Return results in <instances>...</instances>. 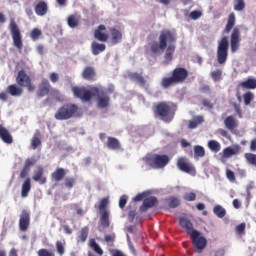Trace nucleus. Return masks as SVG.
I'll return each instance as SVG.
<instances>
[{"label":"nucleus","mask_w":256,"mask_h":256,"mask_svg":"<svg viewBox=\"0 0 256 256\" xmlns=\"http://www.w3.org/2000/svg\"><path fill=\"white\" fill-rule=\"evenodd\" d=\"M158 41H153L150 43V52L152 55H161L163 51L166 52L164 54V59L166 62L171 63L173 61V55H175V44L177 43V36L175 32L164 29L160 32Z\"/></svg>","instance_id":"obj_1"},{"label":"nucleus","mask_w":256,"mask_h":256,"mask_svg":"<svg viewBox=\"0 0 256 256\" xmlns=\"http://www.w3.org/2000/svg\"><path fill=\"white\" fill-rule=\"evenodd\" d=\"M73 95L77 97V99H81L86 103H89L93 97H97L98 99V107L100 109H105L109 107V95L104 91L99 90L97 87H91L90 89L87 88H79L77 86L72 88Z\"/></svg>","instance_id":"obj_2"},{"label":"nucleus","mask_w":256,"mask_h":256,"mask_svg":"<svg viewBox=\"0 0 256 256\" xmlns=\"http://www.w3.org/2000/svg\"><path fill=\"white\" fill-rule=\"evenodd\" d=\"M153 113L155 117L161 119L164 123H171L177 113V104L173 102H159L154 104Z\"/></svg>","instance_id":"obj_3"},{"label":"nucleus","mask_w":256,"mask_h":256,"mask_svg":"<svg viewBox=\"0 0 256 256\" xmlns=\"http://www.w3.org/2000/svg\"><path fill=\"white\" fill-rule=\"evenodd\" d=\"M189 78V70L183 67H176L171 71L170 77H163L160 85L162 89H171L173 85H181Z\"/></svg>","instance_id":"obj_4"},{"label":"nucleus","mask_w":256,"mask_h":256,"mask_svg":"<svg viewBox=\"0 0 256 256\" xmlns=\"http://www.w3.org/2000/svg\"><path fill=\"white\" fill-rule=\"evenodd\" d=\"M79 113V106L73 103H66L56 111L54 117L57 121H68Z\"/></svg>","instance_id":"obj_5"},{"label":"nucleus","mask_w":256,"mask_h":256,"mask_svg":"<svg viewBox=\"0 0 256 256\" xmlns=\"http://www.w3.org/2000/svg\"><path fill=\"white\" fill-rule=\"evenodd\" d=\"M146 165L152 169H163L169 164V156L160 154H151L144 158Z\"/></svg>","instance_id":"obj_6"},{"label":"nucleus","mask_w":256,"mask_h":256,"mask_svg":"<svg viewBox=\"0 0 256 256\" xmlns=\"http://www.w3.org/2000/svg\"><path fill=\"white\" fill-rule=\"evenodd\" d=\"M9 31L13 40V45L18 49V51H23V34H21V29L15 19H11L9 23Z\"/></svg>","instance_id":"obj_7"},{"label":"nucleus","mask_w":256,"mask_h":256,"mask_svg":"<svg viewBox=\"0 0 256 256\" xmlns=\"http://www.w3.org/2000/svg\"><path fill=\"white\" fill-rule=\"evenodd\" d=\"M229 57V40L227 36H224L218 43L217 48V61L219 65H225L227 58Z\"/></svg>","instance_id":"obj_8"},{"label":"nucleus","mask_w":256,"mask_h":256,"mask_svg":"<svg viewBox=\"0 0 256 256\" xmlns=\"http://www.w3.org/2000/svg\"><path fill=\"white\" fill-rule=\"evenodd\" d=\"M16 83L19 85V87H26L29 91V93H33L35 89L37 88L35 84L31 81V77L27 75V72L25 70H20L18 72V75L16 77Z\"/></svg>","instance_id":"obj_9"},{"label":"nucleus","mask_w":256,"mask_h":256,"mask_svg":"<svg viewBox=\"0 0 256 256\" xmlns=\"http://www.w3.org/2000/svg\"><path fill=\"white\" fill-rule=\"evenodd\" d=\"M241 46V30L239 27H234L230 36V47L232 53H237Z\"/></svg>","instance_id":"obj_10"},{"label":"nucleus","mask_w":256,"mask_h":256,"mask_svg":"<svg viewBox=\"0 0 256 256\" xmlns=\"http://www.w3.org/2000/svg\"><path fill=\"white\" fill-rule=\"evenodd\" d=\"M190 239L193 247H195L198 251H203V249L207 247V239H205V237L201 235V232L197 230L190 235Z\"/></svg>","instance_id":"obj_11"},{"label":"nucleus","mask_w":256,"mask_h":256,"mask_svg":"<svg viewBox=\"0 0 256 256\" xmlns=\"http://www.w3.org/2000/svg\"><path fill=\"white\" fill-rule=\"evenodd\" d=\"M177 167L180 171H183V173L193 174L195 173V167L192 166L191 163H189V160L185 157H181L177 161Z\"/></svg>","instance_id":"obj_12"},{"label":"nucleus","mask_w":256,"mask_h":256,"mask_svg":"<svg viewBox=\"0 0 256 256\" xmlns=\"http://www.w3.org/2000/svg\"><path fill=\"white\" fill-rule=\"evenodd\" d=\"M31 225V214L27 210H22L19 219V229L20 231H27Z\"/></svg>","instance_id":"obj_13"},{"label":"nucleus","mask_w":256,"mask_h":256,"mask_svg":"<svg viewBox=\"0 0 256 256\" xmlns=\"http://www.w3.org/2000/svg\"><path fill=\"white\" fill-rule=\"evenodd\" d=\"M37 165V159L35 158H28L24 162V166L20 172V179H25L29 176V173L31 171V167H35Z\"/></svg>","instance_id":"obj_14"},{"label":"nucleus","mask_w":256,"mask_h":256,"mask_svg":"<svg viewBox=\"0 0 256 256\" xmlns=\"http://www.w3.org/2000/svg\"><path fill=\"white\" fill-rule=\"evenodd\" d=\"M48 93H51V84L49 83V80L43 79L38 85L36 95L37 97H39V99H41L42 97H45Z\"/></svg>","instance_id":"obj_15"},{"label":"nucleus","mask_w":256,"mask_h":256,"mask_svg":"<svg viewBox=\"0 0 256 256\" xmlns=\"http://www.w3.org/2000/svg\"><path fill=\"white\" fill-rule=\"evenodd\" d=\"M107 27L105 25L100 24L97 29L94 31V37L97 41H101L102 43H107L109 41V34L103 32L106 31Z\"/></svg>","instance_id":"obj_16"},{"label":"nucleus","mask_w":256,"mask_h":256,"mask_svg":"<svg viewBox=\"0 0 256 256\" xmlns=\"http://www.w3.org/2000/svg\"><path fill=\"white\" fill-rule=\"evenodd\" d=\"M32 179L36 183H40V185H45V183H47V177H45V168H43V166H38L34 171Z\"/></svg>","instance_id":"obj_17"},{"label":"nucleus","mask_w":256,"mask_h":256,"mask_svg":"<svg viewBox=\"0 0 256 256\" xmlns=\"http://www.w3.org/2000/svg\"><path fill=\"white\" fill-rule=\"evenodd\" d=\"M82 79L85 81H95L97 79V71H95V67L86 66L82 71Z\"/></svg>","instance_id":"obj_18"},{"label":"nucleus","mask_w":256,"mask_h":256,"mask_svg":"<svg viewBox=\"0 0 256 256\" xmlns=\"http://www.w3.org/2000/svg\"><path fill=\"white\" fill-rule=\"evenodd\" d=\"M34 11L38 17H45L49 13V5L45 1H40L35 5Z\"/></svg>","instance_id":"obj_19"},{"label":"nucleus","mask_w":256,"mask_h":256,"mask_svg":"<svg viewBox=\"0 0 256 256\" xmlns=\"http://www.w3.org/2000/svg\"><path fill=\"white\" fill-rule=\"evenodd\" d=\"M179 225H180V227H182V229H185V231L188 235H193V233H195V231H197V230L193 229V223L190 222V220L185 217L179 218Z\"/></svg>","instance_id":"obj_20"},{"label":"nucleus","mask_w":256,"mask_h":256,"mask_svg":"<svg viewBox=\"0 0 256 256\" xmlns=\"http://www.w3.org/2000/svg\"><path fill=\"white\" fill-rule=\"evenodd\" d=\"M0 139L3 141V143H6V145H11L13 143V135H11V132L5 126L0 124Z\"/></svg>","instance_id":"obj_21"},{"label":"nucleus","mask_w":256,"mask_h":256,"mask_svg":"<svg viewBox=\"0 0 256 256\" xmlns=\"http://www.w3.org/2000/svg\"><path fill=\"white\" fill-rule=\"evenodd\" d=\"M157 205V198L155 196H151L149 198L144 199L143 204L140 206V211L145 213L151 209V207H155Z\"/></svg>","instance_id":"obj_22"},{"label":"nucleus","mask_w":256,"mask_h":256,"mask_svg":"<svg viewBox=\"0 0 256 256\" xmlns=\"http://www.w3.org/2000/svg\"><path fill=\"white\" fill-rule=\"evenodd\" d=\"M109 31L112 45H117L123 41V33L120 30L117 28H110Z\"/></svg>","instance_id":"obj_23"},{"label":"nucleus","mask_w":256,"mask_h":256,"mask_svg":"<svg viewBox=\"0 0 256 256\" xmlns=\"http://www.w3.org/2000/svg\"><path fill=\"white\" fill-rule=\"evenodd\" d=\"M106 147L111 151H121V142H119V139L115 137H108Z\"/></svg>","instance_id":"obj_24"},{"label":"nucleus","mask_w":256,"mask_h":256,"mask_svg":"<svg viewBox=\"0 0 256 256\" xmlns=\"http://www.w3.org/2000/svg\"><path fill=\"white\" fill-rule=\"evenodd\" d=\"M128 77L130 81H135L136 83H138V85H141L142 87L145 86V84L147 83V80H145L143 74H139L137 72H130L128 74Z\"/></svg>","instance_id":"obj_25"},{"label":"nucleus","mask_w":256,"mask_h":256,"mask_svg":"<svg viewBox=\"0 0 256 256\" xmlns=\"http://www.w3.org/2000/svg\"><path fill=\"white\" fill-rule=\"evenodd\" d=\"M240 149L241 148L239 146L226 147L222 152V157L224 159H229V157H233V155H238Z\"/></svg>","instance_id":"obj_26"},{"label":"nucleus","mask_w":256,"mask_h":256,"mask_svg":"<svg viewBox=\"0 0 256 256\" xmlns=\"http://www.w3.org/2000/svg\"><path fill=\"white\" fill-rule=\"evenodd\" d=\"M65 175H67V171L64 168H57L52 174L51 177L53 181L59 183L65 179Z\"/></svg>","instance_id":"obj_27"},{"label":"nucleus","mask_w":256,"mask_h":256,"mask_svg":"<svg viewBox=\"0 0 256 256\" xmlns=\"http://www.w3.org/2000/svg\"><path fill=\"white\" fill-rule=\"evenodd\" d=\"M89 237V227L84 226L80 229L78 236L76 238L77 243H85Z\"/></svg>","instance_id":"obj_28"},{"label":"nucleus","mask_w":256,"mask_h":256,"mask_svg":"<svg viewBox=\"0 0 256 256\" xmlns=\"http://www.w3.org/2000/svg\"><path fill=\"white\" fill-rule=\"evenodd\" d=\"M235 23H236L235 12H231L228 16L224 33H231V30L235 27Z\"/></svg>","instance_id":"obj_29"},{"label":"nucleus","mask_w":256,"mask_h":256,"mask_svg":"<svg viewBox=\"0 0 256 256\" xmlns=\"http://www.w3.org/2000/svg\"><path fill=\"white\" fill-rule=\"evenodd\" d=\"M7 93H9L12 97H21L23 95V89L18 87L15 84L9 85L6 89Z\"/></svg>","instance_id":"obj_30"},{"label":"nucleus","mask_w":256,"mask_h":256,"mask_svg":"<svg viewBox=\"0 0 256 256\" xmlns=\"http://www.w3.org/2000/svg\"><path fill=\"white\" fill-rule=\"evenodd\" d=\"M105 49H107V46L105 44H101L95 41L91 44V52L93 55H99L100 53H103Z\"/></svg>","instance_id":"obj_31"},{"label":"nucleus","mask_w":256,"mask_h":256,"mask_svg":"<svg viewBox=\"0 0 256 256\" xmlns=\"http://www.w3.org/2000/svg\"><path fill=\"white\" fill-rule=\"evenodd\" d=\"M239 87H242V89H248V90L256 89V79L248 78L246 81L240 82Z\"/></svg>","instance_id":"obj_32"},{"label":"nucleus","mask_w":256,"mask_h":256,"mask_svg":"<svg viewBox=\"0 0 256 256\" xmlns=\"http://www.w3.org/2000/svg\"><path fill=\"white\" fill-rule=\"evenodd\" d=\"M224 125L226 128H228L229 131H233L234 129H237V120L233 116H228L224 120Z\"/></svg>","instance_id":"obj_33"},{"label":"nucleus","mask_w":256,"mask_h":256,"mask_svg":"<svg viewBox=\"0 0 256 256\" xmlns=\"http://www.w3.org/2000/svg\"><path fill=\"white\" fill-rule=\"evenodd\" d=\"M31 191V179L27 178L22 184L21 197H29V192Z\"/></svg>","instance_id":"obj_34"},{"label":"nucleus","mask_w":256,"mask_h":256,"mask_svg":"<svg viewBox=\"0 0 256 256\" xmlns=\"http://www.w3.org/2000/svg\"><path fill=\"white\" fill-rule=\"evenodd\" d=\"M203 121H205L203 116H194L193 119H191L189 121L188 127L190 129H197V127H199V125H201V123H203Z\"/></svg>","instance_id":"obj_35"},{"label":"nucleus","mask_w":256,"mask_h":256,"mask_svg":"<svg viewBox=\"0 0 256 256\" xmlns=\"http://www.w3.org/2000/svg\"><path fill=\"white\" fill-rule=\"evenodd\" d=\"M107 207H109V198L108 197L102 198L98 205L99 213H109V210H107Z\"/></svg>","instance_id":"obj_36"},{"label":"nucleus","mask_w":256,"mask_h":256,"mask_svg":"<svg viewBox=\"0 0 256 256\" xmlns=\"http://www.w3.org/2000/svg\"><path fill=\"white\" fill-rule=\"evenodd\" d=\"M100 224L104 229H107L111 225L109 220V212L100 213Z\"/></svg>","instance_id":"obj_37"},{"label":"nucleus","mask_w":256,"mask_h":256,"mask_svg":"<svg viewBox=\"0 0 256 256\" xmlns=\"http://www.w3.org/2000/svg\"><path fill=\"white\" fill-rule=\"evenodd\" d=\"M213 213L214 215H216V217H218L219 219H223V217H225V215H227V210H225L223 208V206L221 205H216L213 208Z\"/></svg>","instance_id":"obj_38"},{"label":"nucleus","mask_w":256,"mask_h":256,"mask_svg":"<svg viewBox=\"0 0 256 256\" xmlns=\"http://www.w3.org/2000/svg\"><path fill=\"white\" fill-rule=\"evenodd\" d=\"M205 157V148L201 145L194 146V159H201Z\"/></svg>","instance_id":"obj_39"},{"label":"nucleus","mask_w":256,"mask_h":256,"mask_svg":"<svg viewBox=\"0 0 256 256\" xmlns=\"http://www.w3.org/2000/svg\"><path fill=\"white\" fill-rule=\"evenodd\" d=\"M208 148L214 153H219V151H221V144L216 140H210L208 142Z\"/></svg>","instance_id":"obj_40"},{"label":"nucleus","mask_w":256,"mask_h":256,"mask_svg":"<svg viewBox=\"0 0 256 256\" xmlns=\"http://www.w3.org/2000/svg\"><path fill=\"white\" fill-rule=\"evenodd\" d=\"M89 245L91 247V249H93V251L95 253H97V255H103V249H101V246H99V244H97V241H95V239H90L89 240Z\"/></svg>","instance_id":"obj_41"},{"label":"nucleus","mask_w":256,"mask_h":256,"mask_svg":"<svg viewBox=\"0 0 256 256\" xmlns=\"http://www.w3.org/2000/svg\"><path fill=\"white\" fill-rule=\"evenodd\" d=\"M68 26L71 27V29H75V27H79V19H77V16L70 15L67 18Z\"/></svg>","instance_id":"obj_42"},{"label":"nucleus","mask_w":256,"mask_h":256,"mask_svg":"<svg viewBox=\"0 0 256 256\" xmlns=\"http://www.w3.org/2000/svg\"><path fill=\"white\" fill-rule=\"evenodd\" d=\"M210 77H212V80L217 83L218 81H221L223 77V71L220 69L214 70L210 73Z\"/></svg>","instance_id":"obj_43"},{"label":"nucleus","mask_w":256,"mask_h":256,"mask_svg":"<svg viewBox=\"0 0 256 256\" xmlns=\"http://www.w3.org/2000/svg\"><path fill=\"white\" fill-rule=\"evenodd\" d=\"M243 99H244V104L246 106L251 105V101H253V99H255V95L253 94V92L248 91L243 94Z\"/></svg>","instance_id":"obj_44"},{"label":"nucleus","mask_w":256,"mask_h":256,"mask_svg":"<svg viewBox=\"0 0 256 256\" xmlns=\"http://www.w3.org/2000/svg\"><path fill=\"white\" fill-rule=\"evenodd\" d=\"M75 183H77V180L73 177H67L64 180V185L66 189H73Z\"/></svg>","instance_id":"obj_45"},{"label":"nucleus","mask_w":256,"mask_h":256,"mask_svg":"<svg viewBox=\"0 0 256 256\" xmlns=\"http://www.w3.org/2000/svg\"><path fill=\"white\" fill-rule=\"evenodd\" d=\"M168 201H169L168 207H170V209H175L179 207V205H181V202L179 201V199L175 197H170Z\"/></svg>","instance_id":"obj_46"},{"label":"nucleus","mask_w":256,"mask_h":256,"mask_svg":"<svg viewBox=\"0 0 256 256\" xmlns=\"http://www.w3.org/2000/svg\"><path fill=\"white\" fill-rule=\"evenodd\" d=\"M42 32L39 28H34L31 33H30V37L32 39V41H37V39H39V37H41Z\"/></svg>","instance_id":"obj_47"},{"label":"nucleus","mask_w":256,"mask_h":256,"mask_svg":"<svg viewBox=\"0 0 256 256\" xmlns=\"http://www.w3.org/2000/svg\"><path fill=\"white\" fill-rule=\"evenodd\" d=\"M245 159L248 163H250V165H255V167H256V154L246 153Z\"/></svg>","instance_id":"obj_48"},{"label":"nucleus","mask_w":256,"mask_h":256,"mask_svg":"<svg viewBox=\"0 0 256 256\" xmlns=\"http://www.w3.org/2000/svg\"><path fill=\"white\" fill-rule=\"evenodd\" d=\"M56 251H57L58 255H60V256L65 255V244H63V242H61V241H57L56 242Z\"/></svg>","instance_id":"obj_49"},{"label":"nucleus","mask_w":256,"mask_h":256,"mask_svg":"<svg viewBox=\"0 0 256 256\" xmlns=\"http://www.w3.org/2000/svg\"><path fill=\"white\" fill-rule=\"evenodd\" d=\"M189 17L193 21H197V19H200V17H203V12H201L199 10H194V11L190 12Z\"/></svg>","instance_id":"obj_50"},{"label":"nucleus","mask_w":256,"mask_h":256,"mask_svg":"<svg viewBox=\"0 0 256 256\" xmlns=\"http://www.w3.org/2000/svg\"><path fill=\"white\" fill-rule=\"evenodd\" d=\"M236 4L234 5L235 11H243L245 9V1L244 0H235Z\"/></svg>","instance_id":"obj_51"},{"label":"nucleus","mask_w":256,"mask_h":256,"mask_svg":"<svg viewBox=\"0 0 256 256\" xmlns=\"http://www.w3.org/2000/svg\"><path fill=\"white\" fill-rule=\"evenodd\" d=\"M41 145V138L38 136H33L31 140V148L32 149H37Z\"/></svg>","instance_id":"obj_52"},{"label":"nucleus","mask_w":256,"mask_h":256,"mask_svg":"<svg viewBox=\"0 0 256 256\" xmlns=\"http://www.w3.org/2000/svg\"><path fill=\"white\" fill-rule=\"evenodd\" d=\"M183 199L184 201H196L197 194H195V192L186 193L184 194Z\"/></svg>","instance_id":"obj_53"},{"label":"nucleus","mask_w":256,"mask_h":256,"mask_svg":"<svg viewBox=\"0 0 256 256\" xmlns=\"http://www.w3.org/2000/svg\"><path fill=\"white\" fill-rule=\"evenodd\" d=\"M50 95L53 99H55L56 101H62V97H61V92H59V90L57 89H53L50 92Z\"/></svg>","instance_id":"obj_54"},{"label":"nucleus","mask_w":256,"mask_h":256,"mask_svg":"<svg viewBox=\"0 0 256 256\" xmlns=\"http://www.w3.org/2000/svg\"><path fill=\"white\" fill-rule=\"evenodd\" d=\"M38 256H55V253L49 251L48 249L42 248L37 252Z\"/></svg>","instance_id":"obj_55"},{"label":"nucleus","mask_w":256,"mask_h":256,"mask_svg":"<svg viewBox=\"0 0 256 256\" xmlns=\"http://www.w3.org/2000/svg\"><path fill=\"white\" fill-rule=\"evenodd\" d=\"M126 205H127V196L123 195V196L120 197L119 207H120V209H125Z\"/></svg>","instance_id":"obj_56"},{"label":"nucleus","mask_w":256,"mask_h":256,"mask_svg":"<svg viewBox=\"0 0 256 256\" xmlns=\"http://www.w3.org/2000/svg\"><path fill=\"white\" fill-rule=\"evenodd\" d=\"M49 79L52 83H57V81H59V74L53 72L50 74Z\"/></svg>","instance_id":"obj_57"},{"label":"nucleus","mask_w":256,"mask_h":256,"mask_svg":"<svg viewBox=\"0 0 256 256\" xmlns=\"http://www.w3.org/2000/svg\"><path fill=\"white\" fill-rule=\"evenodd\" d=\"M226 177L227 179H229V181H235V172H233L232 170H227Z\"/></svg>","instance_id":"obj_58"},{"label":"nucleus","mask_w":256,"mask_h":256,"mask_svg":"<svg viewBox=\"0 0 256 256\" xmlns=\"http://www.w3.org/2000/svg\"><path fill=\"white\" fill-rule=\"evenodd\" d=\"M202 105H203V107H206L207 109H213V103H211V101H209L208 99H203Z\"/></svg>","instance_id":"obj_59"},{"label":"nucleus","mask_w":256,"mask_h":256,"mask_svg":"<svg viewBox=\"0 0 256 256\" xmlns=\"http://www.w3.org/2000/svg\"><path fill=\"white\" fill-rule=\"evenodd\" d=\"M200 91L201 93L211 94V87L209 85L204 84L200 87Z\"/></svg>","instance_id":"obj_60"},{"label":"nucleus","mask_w":256,"mask_h":256,"mask_svg":"<svg viewBox=\"0 0 256 256\" xmlns=\"http://www.w3.org/2000/svg\"><path fill=\"white\" fill-rule=\"evenodd\" d=\"M236 232L241 235L245 233V223H241L236 227Z\"/></svg>","instance_id":"obj_61"},{"label":"nucleus","mask_w":256,"mask_h":256,"mask_svg":"<svg viewBox=\"0 0 256 256\" xmlns=\"http://www.w3.org/2000/svg\"><path fill=\"white\" fill-rule=\"evenodd\" d=\"M104 241L106 243H115V234H112V235H106L104 237Z\"/></svg>","instance_id":"obj_62"},{"label":"nucleus","mask_w":256,"mask_h":256,"mask_svg":"<svg viewBox=\"0 0 256 256\" xmlns=\"http://www.w3.org/2000/svg\"><path fill=\"white\" fill-rule=\"evenodd\" d=\"M143 199H145V193H141V194L136 195L133 198V201H135L137 203L139 201H143Z\"/></svg>","instance_id":"obj_63"},{"label":"nucleus","mask_w":256,"mask_h":256,"mask_svg":"<svg viewBox=\"0 0 256 256\" xmlns=\"http://www.w3.org/2000/svg\"><path fill=\"white\" fill-rule=\"evenodd\" d=\"M250 151H256V138L252 139L250 142Z\"/></svg>","instance_id":"obj_64"}]
</instances>
